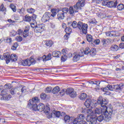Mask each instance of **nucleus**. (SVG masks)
<instances>
[{"label": "nucleus", "mask_w": 124, "mask_h": 124, "mask_svg": "<svg viewBox=\"0 0 124 124\" xmlns=\"http://www.w3.org/2000/svg\"><path fill=\"white\" fill-rule=\"evenodd\" d=\"M97 103L101 105V107H103V110H104L103 112L104 114L99 116L97 118V120L98 122H102V121L109 122L112 118L113 108L111 107H107L108 101L101 96L98 98Z\"/></svg>", "instance_id": "nucleus-1"}, {"label": "nucleus", "mask_w": 124, "mask_h": 124, "mask_svg": "<svg viewBox=\"0 0 124 124\" xmlns=\"http://www.w3.org/2000/svg\"><path fill=\"white\" fill-rule=\"evenodd\" d=\"M72 27L73 29H78L80 31H82L83 34H87L88 33V28L89 26L85 23H83L81 21H78L77 23V21H74L72 24Z\"/></svg>", "instance_id": "nucleus-2"}, {"label": "nucleus", "mask_w": 124, "mask_h": 124, "mask_svg": "<svg viewBox=\"0 0 124 124\" xmlns=\"http://www.w3.org/2000/svg\"><path fill=\"white\" fill-rule=\"evenodd\" d=\"M85 6V0H78V1L74 6V9L72 7L69 8V13L71 16H73L75 15L76 12H78V9H81V7ZM75 9V10H74Z\"/></svg>", "instance_id": "nucleus-3"}, {"label": "nucleus", "mask_w": 124, "mask_h": 124, "mask_svg": "<svg viewBox=\"0 0 124 124\" xmlns=\"http://www.w3.org/2000/svg\"><path fill=\"white\" fill-rule=\"evenodd\" d=\"M87 117L86 118L87 122L90 123V124H96L97 123V118L94 117V113L93 111V110L88 109L87 110Z\"/></svg>", "instance_id": "nucleus-4"}, {"label": "nucleus", "mask_w": 124, "mask_h": 124, "mask_svg": "<svg viewBox=\"0 0 124 124\" xmlns=\"http://www.w3.org/2000/svg\"><path fill=\"white\" fill-rule=\"evenodd\" d=\"M21 65L23 66H31V65L35 64L36 61L34 60L33 57L31 56L29 59L21 61Z\"/></svg>", "instance_id": "nucleus-5"}, {"label": "nucleus", "mask_w": 124, "mask_h": 124, "mask_svg": "<svg viewBox=\"0 0 124 124\" xmlns=\"http://www.w3.org/2000/svg\"><path fill=\"white\" fill-rule=\"evenodd\" d=\"M124 85L123 83H120L119 85H114L113 86L112 85H108L107 87L108 88L109 91H113V89L116 92H120V91H122L123 89H124Z\"/></svg>", "instance_id": "nucleus-6"}, {"label": "nucleus", "mask_w": 124, "mask_h": 124, "mask_svg": "<svg viewBox=\"0 0 124 124\" xmlns=\"http://www.w3.org/2000/svg\"><path fill=\"white\" fill-rule=\"evenodd\" d=\"M86 39L88 42H91V44H93V45H98V44L100 43V40L99 39L93 40V36L91 34H87Z\"/></svg>", "instance_id": "nucleus-7"}, {"label": "nucleus", "mask_w": 124, "mask_h": 124, "mask_svg": "<svg viewBox=\"0 0 124 124\" xmlns=\"http://www.w3.org/2000/svg\"><path fill=\"white\" fill-rule=\"evenodd\" d=\"M66 94H67V95H69V96L72 98L76 97L77 95L76 92L74 91V89L72 88H68L66 89Z\"/></svg>", "instance_id": "nucleus-8"}, {"label": "nucleus", "mask_w": 124, "mask_h": 124, "mask_svg": "<svg viewBox=\"0 0 124 124\" xmlns=\"http://www.w3.org/2000/svg\"><path fill=\"white\" fill-rule=\"evenodd\" d=\"M45 29V25L44 24H40L35 26L34 31L36 32H42Z\"/></svg>", "instance_id": "nucleus-9"}, {"label": "nucleus", "mask_w": 124, "mask_h": 124, "mask_svg": "<svg viewBox=\"0 0 124 124\" xmlns=\"http://www.w3.org/2000/svg\"><path fill=\"white\" fill-rule=\"evenodd\" d=\"M45 114H46L47 117L48 119H51L53 117V113L50 111V108L48 106L45 107L44 110H43Z\"/></svg>", "instance_id": "nucleus-10"}, {"label": "nucleus", "mask_w": 124, "mask_h": 124, "mask_svg": "<svg viewBox=\"0 0 124 124\" xmlns=\"http://www.w3.org/2000/svg\"><path fill=\"white\" fill-rule=\"evenodd\" d=\"M83 56H84V53L82 51H81L80 52H79V53L78 54H75L73 58V61L74 62H78V61H79V60H80V58H81V57H83Z\"/></svg>", "instance_id": "nucleus-11"}, {"label": "nucleus", "mask_w": 124, "mask_h": 124, "mask_svg": "<svg viewBox=\"0 0 124 124\" xmlns=\"http://www.w3.org/2000/svg\"><path fill=\"white\" fill-rule=\"evenodd\" d=\"M50 18L48 12H46L42 17L41 20L43 23H46V22H48L50 20Z\"/></svg>", "instance_id": "nucleus-12"}, {"label": "nucleus", "mask_w": 124, "mask_h": 124, "mask_svg": "<svg viewBox=\"0 0 124 124\" xmlns=\"http://www.w3.org/2000/svg\"><path fill=\"white\" fill-rule=\"evenodd\" d=\"M60 12V9H52L51 10V13L48 12V15H49V17H50V19L51 17H55L56 15H57V13Z\"/></svg>", "instance_id": "nucleus-13"}, {"label": "nucleus", "mask_w": 124, "mask_h": 124, "mask_svg": "<svg viewBox=\"0 0 124 124\" xmlns=\"http://www.w3.org/2000/svg\"><path fill=\"white\" fill-rule=\"evenodd\" d=\"M101 42L102 43L103 47L104 48H106V47L108 46V44L111 42L109 39H102Z\"/></svg>", "instance_id": "nucleus-14"}, {"label": "nucleus", "mask_w": 124, "mask_h": 124, "mask_svg": "<svg viewBox=\"0 0 124 124\" xmlns=\"http://www.w3.org/2000/svg\"><path fill=\"white\" fill-rule=\"evenodd\" d=\"M28 107L31 109H32L33 111H38V106H37V104H31L28 103Z\"/></svg>", "instance_id": "nucleus-15"}, {"label": "nucleus", "mask_w": 124, "mask_h": 124, "mask_svg": "<svg viewBox=\"0 0 124 124\" xmlns=\"http://www.w3.org/2000/svg\"><path fill=\"white\" fill-rule=\"evenodd\" d=\"M40 99L38 97H35L32 98V100H30L29 101V104H36L38 102H39Z\"/></svg>", "instance_id": "nucleus-16"}, {"label": "nucleus", "mask_w": 124, "mask_h": 124, "mask_svg": "<svg viewBox=\"0 0 124 124\" xmlns=\"http://www.w3.org/2000/svg\"><path fill=\"white\" fill-rule=\"evenodd\" d=\"M84 105H85L87 108H90L92 107V106L93 105V102H92V99H87L85 102Z\"/></svg>", "instance_id": "nucleus-17"}, {"label": "nucleus", "mask_w": 124, "mask_h": 124, "mask_svg": "<svg viewBox=\"0 0 124 124\" xmlns=\"http://www.w3.org/2000/svg\"><path fill=\"white\" fill-rule=\"evenodd\" d=\"M53 44L54 42H53V41H52V40H46L45 41V45H46V47H47V48H50V47H52Z\"/></svg>", "instance_id": "nucleus-18"}, {"label": "nucleus", "mask_w": 124, "mask_h": 124, "mask_svg": "<svg viewBox=\"0 0 124 124\" xmlns=\"http://www.w3.org/2000/svg\"><path fill=\"white\" fill-rule=\"evenodd\" d=\"M4 60L6 61V63L8 64L10 62V54L8 53H6L3 54Z\"/></svg>", "instance_id": "nucleus-19"}, {"label": "nucleus", "mask_w": 124, "mask_h": 124, "mask_svg": "<svg viewBox=\"0 0 124 124\" xmlns=\"http://www.w3.org/2000/svg\"><path fill=\"white\" fill-rule=\"evenodd\" d=\"M118 4V2L117 1L115 2L111 1H109L108 4V7H110V8H112V7H113L115 8V7H117V5Z\"/></svg>", "instance_id": "nucleus-20"}, {"label": "nucleus", "mask_w": 124, "mask_h": 124, "mask_svg": "<svg viewBox=\"0 0 124 124\" xmlns=\"http://www.w3.org/2000/svg\"><path fill=\"white\" fill-rule=\"evenodd\" d=\"M29 31H30V27H26L25 29L22 33L23 37L26 38L29 36Z\"/></svg>", "instance_id": "nucleus-21"}, {"label": "nucleus", "mask_w": 124, "mask_h": 124, "mask_svg": "<svg viewBox=\"0 0 124 124\" xmlns=\"http://www.w3.org/2000/svg\"><path fill=\"white\" fill-rule=\"evenodd\" d=\"M52 56V54L51 53H48L47 56L46 55H44L42 57V59L43 60L44 62H46V61H50L52 58L51 57Z\"/></svg>", "instance_id": "nucleus-22"}, {"label": "nucleus", "mask_w": 124, "mask_h": 124, "mask_svg": "<svg viewBox=\"0 0 124 124\" xmlns=\"http://www.w3.org/2000/svg\"><path fill=\"white\" fill-rule=\"evenodd\" d=\"M20 90V88L17 87V88H13L11 89L10 91V93L12 94V95H14V94H16V93H17V91Z\"/></svg>", "instance_id": "nucleus-23"}, {"label": "nucleus", "mask_w": 124, "mask_h": 124, "mask_svg": "<svg viewBox=\"0 0 124 124\" xmlns=\"http://www.w3.org/2000/svg\"><path fill=\"white\" fill-rule=\"evenodd\" d=\"M61 55H62V52L59 51H54L52 52V56L54 58H60Z\"/></svg>", "instance_id": "nucleus-24"}, {"label": "nucleus", "mask_w": 124, "mask_h": 124, "mask_svg": "<svg viewBox=\"0 0 124 124\" xmlns=\"http://www.w3.org/2000/svg\"><path fill=\"white\" fill-rule=\"evenodd\" d=\"M57 19L58 20H63L64 19V14L62 12H59L57 15Z\"/></svg>", "instance_id": "nucleus-25"}, {"label": "nucleus", "mask_w": 124, "mask_h": 124, "mask_svg": "<svg viewBox=\"0 0 124 124\" xmlns=\"http://www.w3.org/2000/svg\"><path fill=\"white\" fill-rule=\"evenodd\" d=\"M45 108V105L42 103H41L38 105V111L39 112H42L43 111H44Z\"/></svg>", "instance_id": "nucleus-26"}, {"label": "nucleus", "mask_w": 124, "mask_h": 124, "mask_svg": "<svg viewBox=\"0 0 124 124\" xmlns=\"http://www.w3.org/2000/svg\"><path fill=\"white\" fill-rule=\"evenodd\" d=\"M87 97H88V95L85 93H82L79 96L80 100H85Z\"/></svg>", "instance_id": "nucleus-27"}, {"label": "nucleus", "mask_w": 124, "mask_h": 124, "mask_svg": "<svg viewBox=\"0 0 124 124\" xmlns=\"http://www.w3.org/2000/svg\"><path fill=\"white\" fill-rule=\"evenodd\" d=\"M17 59H18V57L15 54H12L10 56V61H12V62H16Z\"/></svg>", "instance_id": "nucleus-28"}, {"label": "nucleus", "mask_w": 124, "mask_h": 124, "mask_svg": "<svg viewBox=\"0 0 124 124\" xmlns=\"http://www.w3.org/2000/svg\"><path fill=\"white\" fill-rule=\"evenodd\" d=\"M64 121H65L66 124L68 123L69 124H71L72 123V121L70 120V117L68 115H66L64 117Z\"/></svg>", "instance_id": "nucleus-29"}, {"label": "nucleus", "mask_w": 124, "mask_h": 124, "mask_svg": "<svg viewBox=\"0 0 124 124\" xmlns=\"http://www.w3.org/2000/svg\"><path fill=\"white\" fill-rule=\"evenodd\" d=\"M61 91V88H60V87L56 86L54 88H53L52 90V93H54V94H56V93H58L59 92Z\"/></svg>", "instance_id": "nucleus-30"}, {"label": "nucleus", "mask_w": 124, "mask_h": 124, "mask_svg": "<svg viewBox=\"0 0 124 124\" xmlns=\"http://www.w3.org/2000/svg\"><path fill=\"white\" fill-rule=\"evenodd\" d=\"M110 50L113 52H116L119 50V46L117 45H112L110 47Z\"/></svg>", "instance_id": "nucleus-31"}, {"label": "nucleus", "mask_w": 124, "mask_h": 124, "mask_svg": "<svg viewBox=\"0 0 124 124\" xmlns=\"http://www.w3.org/2000/svg\"><path fill=\"white\" fill-rule=\"evenodd\" d=\"M102 109H101V108H96L95 109V114L98 115H99V114H101L102 111L103 112V111H104V110H103V107H102Z\"/></svg>", "instance_id": "nucleus-32"}, {"label": "nucleus", "mask_w": 124, "mask_h": 124, "mask_svg": "<svg viewBox=\"0 0 124 124\" xmlns=\"http://www.w3.org/2000/svg\"><path fill=\"white\" fill-rule=\"evenodd\" d=\"M32 20V17L30 16L27 15L25 16V22H31Z\"/></svg>", "instance_id": "nucleus-33"}, {"label": "nucleus", "mask_w": 124, "mask_h": 124, "mask_svg": "<svg viewBox=\"0 0 124 124\" xmlns=\"http://www.w3.org/2000/svg\"><path fill=\"white\" fill-rule=\"evenodd\" d=\"M17 11L20 15H24L25 14V11L26 10L24 8H22L21 9H18L17 10Z\"/></svg>", "instance_id": "nucleus-34"}, {"label": "nucleus", "mask_w": 124, "mask_h": 124, "mask_svg": "<svg viewBox=\"0 0 124 124\" xmlns=\"http://www.w3.org/2000/svg\"><path fill=\"white\" fill-rule=\"evenodd\" d=\"M96 54V50L95 48H91V49H90V55H92V56H94Z\"/></svg>", "instance_id": "nucleus-35"}, {"label": "nucleus", "mask_w": 124, "mask_h": 124, "mask_svg": "<svg viewBox=\"0 0 124 124\" xmlns=\"http://www.w3.org/2000/svg\"><path fill=\"white\" fill-rule=\"evenodd\" d=\"M27 11L28 13H30V14H33V13H34V12L35 11V10L32 9V8H31L27 9Z\"/></svg>", "instance_id": "nucleus-36"}, {"label": "nucleus", "mask_w": 124, "mask_h": 124, "mask_svg": "<svg viewBox=\"0 0 124 124\" xmlns=\"http://www.w3.org/2000/svg\"><path fill=\"white\" fill-rule=\"evenodd\" d=\"M65 31L66 33H68V34H70V33H71V31H72L71 28H70V27H66L65 29Z\"/></svg>", "instance_id": "nucleus-37"}, {"label": "nucleus", "mask_w": 124, "mask_h": 124, "mask_svg": "<svg viewBox=\"0 0 124 124\" xmlns=\"http://www.w3.org/2000/svg\"><path fill=\"white\" fill-rule=\"evenodd\" d=\"M79 121H83L85 119V115L84 114H79L77 117Z\"/></svg>", "instance_id": "nucleus-38"}, {"label": "nucleus", "mask_w": 124, "mask_h": 124, "mask_svg": "<svg viewBox=\"0 0 124 124\" xmlns=\"http://www.w3.org/2000/svg\"><path fill=\"white\" fill-rule=\"evenodd\" d=\"M10 8L13 10V12H16V6L13 3H11L10 5Z\"/></svg>", "instance_id": "nucleus-39"}, {"label": "nucleus", "mask_w": 124, "mask_h": 124, "mask_svg": "<svg viewBox=\"0 0 124 124\" xmlns=\"http://www.w3.org/2000/svg\"><path fill=\"white\" fill-rule=\"evenodd\" d=\"M18 46H19V45L18 44V43H15L11 47L12 50H13L14 51L16 50Z\"/></svg>", "instance_id": "nucleus-40"}, {"label": "nucleus", "mask_w": 124, "mask_h": 124, "mask_svg": "<svg viewBox=\"0 0 124 124\" xmlns=\"http://www.w3.org/2000/svg\"><path fill=\"white\" fill-rule=\"evenodd\" d=\"M53 115L56 117V118H60L61 117V111H54L53 112Z\"/></svg>", "instance_id": "nucleus-41"}, {"label": "nucleus", "mask_w": 124, "mask_h": 124, "mask_svg": "<svg viewBox=\"0 0 124 124\" xmlns=\"http://www.w3.org/2000/svg\"><path fill=\"white\" fill-rule=\"evenodd\" d=\"M11 98V95H6L5 96H4L3 100H6L7 101H8V100H10Z\"/></svg>", "instance_id": "nucleus-42"}, {"label": "nucleus", "mask_w": 124, "mask_h": 124, "mask_svg": "<svg viewBox=\"0 0 124 124\" xmlns=\"http://www.w3.org/2000/svg\"><path fill=\"white\" fill-rule=\"evenodd\" d=\"M41 99H43L44 100L46 99V97H47V95L45 93H42L40 95Z\"/></svg>", "instance_id": "nucleus-43"}, {"label": "nucleus", "mask_w": 124, "mask_h": 124, "mask_svg": "<svg viewBox=\"0 0 124 124\" xmlns=\"http://www.w3.org/2000/svg\"><path fill=\"white\" fill-rule=\"evenodd\" d=\"M114 31H108V32H106V34L107 35V36H109V37H112L114 36Z\"/></svg>", "instance_id": "nucleus-44"}, {"label": "nucleus", "mask_w": 124, "mask_h": 124, "mask_svg": "<svg viewBox=\"0 0 124 124\" xmlns=\"http://www.w3.org/2000/svg\"><path fill=\"white\" fill-rule=\"evenodd\" d=\"M90 53H91V49L89 48V47L86 48L85 50L84 51L85 55H89V54H90Z\"/></svg>", "instance_id": "nucleus-45"}, {"label": "nucleus", "mask_w": 124, "mask_h": 124, "mask_svg": "<svg viewBox=\"0 0 124 124\" xmlns=\"http://www.w3.org/2000/svg\"><path fill=\"white\" fill-rule=\"evenodd\" d=\"M64 93H66V89H63L62 90H61L60 92V94L62 96L63 95H64Z\"/></svg>", "instance_id": "nucleus-46"}, {"label": "nucleus", "mask_w": 124, "mask_h": 124, "mask_svg": "<svg viewBox=\"0 0 124 124\" xmlns=\"http://www.w3.org/2000/svg\"><path fill=\"white\" fill-rule=\"evenodd\" d=\"M62 13L64 14H66L67 12H68V8H63L62 9Z\"/></svg>", "instance_id": "nucleus-47"}, {"label": "nucleus", "mask_w": 124, "mask_h": 124, "mask_svg": "<svg viewBox=\"0 0 124 124\" xmlns=\"http://www.w3.org/2000/svg\"><path fill=\"white\" fill-rule=\"evenodd\" d=\"M66 60H67V56L64 55L61 57V62H64Z\"/></svg>", "instance_id": "nucleus-48"}, {"label": "nucleus", "mask_w": 124, "mask_h": 124, "mask_svg": "<svg viewBox=\"0 0 124 124\" xmlns=\"http://www.w3.org/2000/svg\"><path fill=\"white\" fill-rule=\"evenodd\" d=\"M51 91L52 88L51 87H47L45 90V93H51Z\"/></svg>", "instance_id": "nucleus-49"}, {"label": "nucleus", "mask_w": 124, "mask_h": 124, "mask_svg": "<svg viewBox=\"0 0 124 124\" xmlns=\"http://www.w3.org/2000/svg\"><path fill=\"white\" fill-rule=\"evenodd\" d=\"M16 40L18 42H21V41H22L23 40V38L21 36H16Z\"/></svg>", "instance_id": "nucleus-50"}, {"label": "nucleus", "mask_w": 124, "mask_h": 124, "mask_svg": "<svg viewBox=\"0 0 124 124\" xmlns=\"http://www.w3.org/2000/svg\"><path fill=\"white\" fill-rule=\"evenodd\" d=\"M117 9L118 10H123L124 9V4H120L117 6Z\"/></svg>", "instance_id": "nucleus-51"}, {"label": "nucleus", "mask_w": 124, "mask_h": 124, "mask_svg": "<svg viewBox=\"0 0 124 124\" xmlns=\"http://www.w3.org/2000/svg\"><path fill=\"white\" fill-rule=\"evenodd\" d=\"M0 11H6V8L5 7L3 4L0 6Z\"/></svg>", "instance_id": "nucleus-52"}, {"label": "nucleus", "mask_w": 124, "mask_h": 124, "mask_svg": "<svg viewBox=\"0 0 124 124\" xmlns=\"http://www.w3.org/2000/svg\"><path fill=\"white\" fill-rule=\"evenodd\" d=\"M109 2V0H103V1L102 3V5H108V3Z\"/></svg>", "instance_id": "nucleus-53"}, {"label": "nucleus", "mask_w": 124, "mask_h": 124, "mask_svg": "<svg viewBox=\"0 0 124 124\" xmlns=\"http://www.w3.org/2000/svg\"><path fill=\"white\" fill-rule=\"evenodd\" d=\"M1 94L2 95H5L6 93H7V89H3L1 92Z\"/></svg>", "instance_id": "nucleus-54"}, {"label": "nucleus", "mask_w": 124, "mask_h": 124, "mask_svg": "<svg viewBox=\"0 0 124 124\" xmlns=\"http://www.w3.org/2000/svg\"><path fill=\"white\" fill-rule=\"evenodd\" d=\"M79 121L78 120V118L77 117L73 121V124H78V123H79Z\"/></svg>", "instance_id": "nucleus-55"}, {"label": "nucleus", "mask_w": 124, "mask_h": 124, "mask_svg": "<svg viewBox=\"0 0 124 124\" xmlns=\"http://www.w3.org/2000/svg\"><path fill=\"white\" fill-rule=\"evenodd\" d=\"M69 35H70V34L66 33V34L64 36V40H68V39L69 38Z\"/></svg>", "instance_id": "nucleus-56"}, {"label": "nucleus", "mask_w": 124, "mask_h": 124, "mask_svg": "<svg viewBox=\"0 0 124 124\" xmlns=\"http://www.w3.org/2000/svg\"><path fill=\"white\" fill-rule=\"evenodd\" d=\"M6 40L8 43H11L12 42V38H11L7 37Z\"/></svg>", "instance_id": "nucleus-57"}, {"label": "nucleus", "mask_w": 124, "mask_h": 124, "mask_svg": "<svg viewBox=\"0 0 124 124\" xmlns=\"http://www.w3.org/2000/svg\"><path fill=\"white\" fill-rule=\"evenodd\" d=\"M78 124H88V123L85 121L80 120L78 122Z\"/></svg>", "instance_id": "nucleus-58"}, {"label": "nucleus", "mask_w": 124, "mask_h": 124, "mask_svg": "<svg viewBox=\"0 0 124 124\" xmlns=\"http://www.w3.org/2000/svg\"><path fill=\"white\" fill-rule=\"evenodd\" d=\"M23 33V30L21 29H18L17 31V34H19V35L22 34Z\"/></svg>", "instance_id": "nucleus-59"}, {"label": "nucleus", "mask_w": 124, "mask_h": 124, "mask_svg": "<svg viewBox=\"0 0 124 124\" xmlns=\"http://www.w3.org/2000/svg\"><path fill=\"white\" fill-rule=\"evenodd\" d=\"M89 84H91V85H96L97 84V82L96 81H89Z\"/></svg>", "instance_id": "nucleus-60"}, {"label": "nucleus", "mask_w": 124, "mask_h": 124, "mask_svg": "<svg viewBox=\"0 0 124 124\" xmlns=\"http://www.w3.org/2000/svg\"><path fill=\"white\" fill-rule=\"evenodd\" d=\"M119 47L121 48V49H124V43H121L119 45Z\"/></svg>", "instance_id": "nucleus-61"}, {"label": "nucleus", "mask_w": 124, "mask_h": 124, "mask_svg": "<svg viewBox=\"0 0 124 124\" xmlns=\"http://www.w3.org/2000/svg\"><path fill=\"white\" fill-rule=\"evenodd\" d=\"M103 92H105V93H107V92H108V91H109V90L108 89V87L107 86L103 89Z\"/></svg>", "instance_id": "nucleus-62"}, {"label": "nucleus", "mask_w": 124, "mask_h": 124, "mask_svg": "<svg viewBox=\"0 0 124 124\" xmlns=\"http://www.w3.org/2000/svg\"><path fill=\"white\" fill-rule=\"evenodd\" d=\"M50 24L51 28H52V29H55V23L50 22Z\"/></svg>", "instance_id": "nucleus-63"}, {"label": "nucleus", "mask_w": 124, "mask_h": 124, "mask_svg": "<svg viewBox=\"0 0 124 124\" xmlns=\"http://www.w3.org/2000/svg\"><path fill=\"white\" fill-rule=\"evenodd\" d=\"M11 34H12V36H15V35H16V33H17V32L15 31H13L12 32H11Z\"/></svg>", "instance_id": "nucleus-64"}]
</instances>
